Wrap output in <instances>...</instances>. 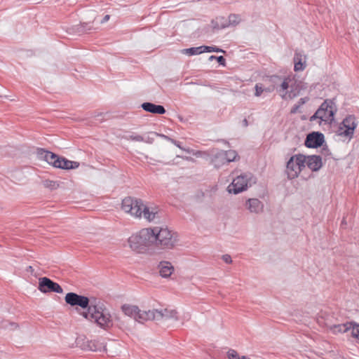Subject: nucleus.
Segmentation results:
<instances>
[{"mask_svg": "<svg viewBox=\"0 0 359 359\" xmlns=\"http://www.w3.org/2000/svg\"><path fill=\"white\" fill-rule=\"evenodd\" d=\"M79 315L104 330L108 331L114 327L113 316L103 304H93L90 311L79 312Z\"/></svg>", "mask_w": 359, "mask_h": 359, "instance_id": "obj_1", "label": "nucleus"}, {"mask_svg": "<svg viewBox=\"0 0 359 359\" xmlns=\"http://www.w3.org/2000/svg\"><path fill=\"white\" fill-rule=\"evenodd\" d=\"M65 301L67 304L74 307L79 314V312L90 311L93 305L88 297L73 292L66 294Z\"/></svg>", "mask_w": 359, "mask_h": 359, "instance_id": "obj_2", "label": "nucleus"}, {"mask_svg": "<svg viewBox=\"0 0 359 359\" xmlns=\"http://www.w3.org/2000/svg\"><path fill=\"white\" fill-rule=\"evenodd\" d=\"M157 247L162 249H171L177 242V233L170 230L168 227L156 226Z\"/></svg>", "mask_w": 359, "mask_h": 359, "instance_id": "obj_3", "label": "nucleus"}, {"mask_svg": "<svg viewBox=\"0 0 359 359\" xmlns=\"http://www.w3.org/2000/svg\"><path fill=\"white\" fill-rule=\"evenodd\" d=\"M306 156L303 154H296L292 156L287 162L286 172L289 180L297 178L300 172L305 168Z\"/></svg>", "mask_w": 359, "mask_h": 359, "instance_id": "obj_4", "label": "nucleus"}, {"mask_svg": "<svg viewBox=\"0 0 359 359\" xmlns=\"http://www.w3.org/2000/svg\"><path fill=\"white\" fill-rule=\"evenodd\" d=\"M357 126L358 121L355 116L354 115H348L339 125L336 133L338 136L351 140L353 137Z\"/></svg>", "mask_w": 359, "mask_h": 359, "instance_id": "obj_5", "label": "nucleus"}, {"mask_svg": "<svg viewBox=\"0 0 359 359\" xmlns=\"http://www.w3.org/2000/svg\"><path fill=\"white\" fill-rule=\"evenodd\" d=\"M121 311L126 316L133 318L134 320L141 323L154 318V315L150 312V310L148 311H142L135 305L125 304L121 306Z\"/></svg>", "mask_w": 359, "mask_h": 359, "instance_id": "obj_6", "label": "nucleus"}, {"mask_svg": "<svg viewBox=\"0 0 359 359\" xmlns=\"http://www.w3.org/2000/svg\"><path fill=\"white\" fill-rule=\"evenodd\" d=\"M144 205L142 199L128 196L123 199L121 208L125 212L130 213L133 217L140 219L142 207Z\"/></svg>", "mask_w": 359, "mask_h": 359, "instance_id": "obj_7", "label": "nucleus"}, {"mask_svg": "<svg viewBox=\"0 0 359 359\" xmlns=\"http://www.w3.org/2000/svg\"><path fill=\"white\" fill-rule=\"evenodd\" d=\"M251 174H241L234 178L228 186L227 191L229 194H238L245 191L248 187L249 180Z\"/></svg>", "mask_w": 359, "mask_h": 359, "instance_id": "obj_8", "label": "nucleus"}, {"mask_svg": "<svg viewBox=\"0 0 359 359\" xmlns=\"http://www.w3.org/2000/svg\"><path fill=\"white\" fill-rule=\"evenodd\" d=\"M38 289L42 293L56 292L62 293V287L57 283L47 277H42L39 279Z\"/></svg>", "mask_w": 359, "mask_h": 359, "instance_id": "obj_9", "label": "nucleus"}, {"mask_svg": "<svg viewBox=\"0 0 359 359\" xmlns=\"http://www.w3.org/2000/svg\"><path fill=\"white\" fill-rule=\"evenodd\" d=\"M141 239H142L144 248L149 247L152 245L157 246L156 238V227L154 229L147 228L143 229L139 232Z\"/></svg>", "mask_w": 359, "mask_h": 359, "instance_id": "obj_10", "label": "nucleus"}, {"mask_svg": "<svg viewBox=\"0 0 359 359\" xmlns=\"http://www.w3.org/2000/svg\"><path fill=\"white\" fill-rule=\"evenodd\" d=\"M325 142L324 135L320 132H312L307 135L304 144L308 148H318Z\"/></svg>", "mask_w": 359, "mask_h": 359, "instance_id": "obj_11", "label": "nucleus"}, {"mask_svg": "<svg viewBox=\"0 0 359 359\" xmlns=\"http://www.w3.org/2000/svg\"><path fill=\"white\" fill-rule=\"evenodd\" d=\"M77 343L80 344L82 349L86 351L99 352L107 351L105 344L97 340L83 339V342L80 344V340L79 339Z\"/></svg>", "mask_w": 359, "mask_h": 359, "instance_id": "obj_12", "label": "nucleus"}, {"mask_svg": "<svg viewBox=\"0 0 359 359\" xmlns=\"http://www.w3.org/2000/svg\"><path fill=\"white\" fill-rule=\"evenodd\" d=\"M150 312L154 315V318L151 320H168V319H174L175 320H178L177 318V312L175 310H168L167 309L161 311H158L157 309L150 310Z\"/></svg>", "mask_w": 359, "mask_h": 359, "instance_id": "obj_13", "label": "nucleus"}, {"mask_svg": "<svg viewBox=\"0 0 359 359\" xmlns=\"http://www.w3.org/2000/svg\"><path fill=\"white\" fill-rule=\"evenodd\" d=\"M79 166V163L77 161H69L65 157L57 156L54 160L53 167L63 170H71L77 168Z\"/></svg>", "mask_w": 359, "mask_h": 359, "instance_id": "obj_14", "label": "nucleus"}, {"mask_svg": "<svg viewBox=\"0 0 359 359\" xmlns=\"http://www.w3.org/2000/svg\"><path fill=\"white\" fill-rule=\"evenodd\" d=\"M142 217L149 222H154L156 219H160L159 211L156 207H148L144 205L141 210Z\"/></svg>", "mask_w": 359, "mask_h": 359, "instance_id": "obj_15", "label": "nucleus"}, {"mask_svg": "<svg viewBox=\"0 0 359 359\" xmlns=\"http://www.w3.org/2000/svg\"><path fill=\"white\" fill-rule=\"evenodd\" d=\"M306 157V163L313 172L318 171L322 168V158L320 156L311 155Z\"/></svg>", "mask_w": 359, "mask_h": 359, "instance_id": "obj_16", "label": "nucleus"}, {"mask_svg": "<svg viewBox=\"0 0 359 359\" xmlns=\"http://www.w3.org/2000/svg\"><path fill=\"white\" fill-rule=\"evenodd\" d=\"M36 155L39 159L44 160L48 164L53 166L54 165V160L57 158V156L56 154L42 148H38L36 149Z\"/></svg>", "mask_w": 359, "mask_h": 359, "instance_id": "obj_17", "label": "nucleus"}, {"mask_svg": "<svg viewBox=\"0 0 359 359\" xmlns=\"http://www.w3.org/2000/svg\"><path fill=\"white\" fill-rule=\"evenodd\" d=\"M141 107L144 111L155 114H164L166 111L163 105L155 104L149 102L142 103Z\"/></svg>", "mask_w": 359, "mask_h": 359, "instance_id": "obj_18", "label": "nucleus"}, {"mask_svg": "<svg viewBox=\"0 0 359 359\" xmlns=\"http://www.w3.org/2000/svg\"><path fill=\"white\" fill-rule=\"evenodd\" d=\"M245 207L250 212L257 214L262 211L264 205L257 198H250L246 201Z\"/></svg>", "mask_w": 359, "mask_h": 359, "instance_id": "obj_19", "label": "nucleus"}, {"mask_svg": "<svg viewBox=\"0 0 359 359\" xmlns=\"http://www.w3.org/2000/svg\"><path fill=\"white\" fill-rule=\"evenodd\" d=\"M128 243L133 250L142 251L145 250L144 245L141 239L140 233L133 235L128 238Z\"/></svg>", "mask_w": 359, "mask_h": 359, "instance_id": "obj_20", "label": "nucleus"}, {"mask_svg": "<svg viewBox=\"0 0 359 359\" xmlns=\"http://www.w3.org/2000/svg\"><path fill=\"white\" fill-rule=\"evenodd\" d=\"M290 88V90L286 91L283 95H281L283 100H292L294 98L299 95L300 91L302 89L301 84L297 83L291 84Z\"/></svg>", "mask_w": 359, "mask_h": 359, "instance_id": "obj_21", "label": "nucleus"}, {"mask_svg": "<svg viewBox=\"0 0 359 359\" xmlns=\"http://www.w3.org/2000/svg\"><path fill=\"white\" fill-rule=\"evenodd\" d=\"M210 26L213 32L224 29L227 27V19L222 16L216 17L212 20Z\"/></svg>", "mask_w": 359, "mask_h": 359, "instance_id": "obj_22", "label": "nucleus"}, {"mask_svg": "<svg viewBox=\"0 0 359 359\" xmlns=\"http://www.w3.org/2000/svg\"><path fill=\"white\" fill-rule=\"evenodd\" d=\"M351 323L346 322L343 324H334L327 325V328L330 332H332L334 334H337L339 333H345L350 330V325Z\"/></svg>", "mask_w": 359, "mask_h": 359, "instance_id": "obj_23", "label": "nucleus"}, {"mask_svg": "<svg viewBox=\"0 0 359 359\" xmlns=\"http://www.w3.org/2000/svg\"><path fill=\"white\" fill-rule=\"evenodd\" d=\"M212 163L214 167L216 168H219L222 165L225 164H228L226 162V158L224 155L223 150H220L217 151L212 158Z\"/></svg>", "mask_w": 359, "mask_h": 359, "instance_id": "obj_24", "label": "nucleus"}, {"mask_svg": "<svg viewBox=\"0 0 359 359\" xmlns=\"http://www.w3.org/2000/svg\"><path fill=\"white\" fill-rule=\"evenodd\" d=\"M174 268L170 263L163 262L160 263V275L163 278L169 277L173 272Z\"/></svg>", "mask_w": 359, "mask_h": 359, "instance_id": "obj_25", "label": "nucleus"}, {"mask_svg": "<svg viewBox=\"0 0 359 359\" xmlns=\"http://www.w3.org/2000/svg\"><path fill=\"white\" fill-rule=\"evenodd\" d=\"M331 103V100H325L320 106V107L315 112L316 115L318 116V119L321 121H325V114L327 111V107H329L328 104Z\"/></svg>", "mask_w": 359, "mask_h": 359, "instance_id": "obj_26", "label": "nucleus"}, {"mask_svg": "<svg viewBox=\"0 0 359 359\" xmlns=\"http://www.w3.org/2000/svg\"><path fill=\"white\" fill-rule=\"evenodd\" d=\"M328 106L329 107H327V111H326L325 114V117H327L325 118V122L332 121L337 111V107L334 100H331V103H329Z\"/></svg>", "mask_w": 359, "mask_h": 359, "instance_id": "obj_27", "label": "nucleus"}, {"mask_svg": "<svg viewBox=\"0 0 359 359\" xmlns=\"http://www.w3.org/2000/svg\"><path fill=\"white\" fill-rule=\"evenodd\" d=\"M294 70L295 72L303 71L306 67L305 62H302V55L301 53L296 52L294 53Z\"/></svg>", "mask_w": 359, "mask_h": 359, "instance_id": "obj_28", "label": "nucleus"}, {"mask_svg": "<svg viewBox=\"0 0 359 359\" xmlns=\"http://www.w3.org/2000/svg\"><path fill=\"white\" fill-rule=\"evenodd\" d=\"M18 325L14 322H10L6 320H2L0 321V328L9 330H15L18 328Z\"/></svg>", "mask_w": 359, "mask_h": 359, "instance_id": "obj_29", "label": "nucleus"}, {"mask_svg": "<svg viewBox=\"0 0 359 359\" xmlns=\"http://www.w3.org/2000/svg\"><path fill=\"white\" fill-rule=\"evenodd\" d=\"M182 53L189 55H199L203 53V46L185 48L182 50Z\"/></svg>", "mask_w": 359, "mask_h": 359, "instance_id": "obj_30", "label": "nucleus"}, {"mask_svg": "<svg viewBox=\"0 0 359 359\" xmlns=\"http://www.w3.org/2000/svg\"><path fill=\"white\" fill-rule=\"evenodd\" d=\"M241 21V18L238 14H230L227 19V27L236 26Z\"/></svg>", "mask_w": 359, "mask_h": 359, "instance_id": "obj_31", "label": "nucleus"}, {"mask_svg": "<svg viewBox=\"0 0 359 359\" xmlns=\"http://www.w3.org/2000/svg\"><path fill=\"white\" fill-rule=\"evenodd\" d=\"M350 325V330L351 331V336L359 341V324L351 321Z\"/></svg>", "mask_w": 359, "mask_h": 359, "instance_id": "obj_32", "label": "nucleus"}, {"mask_svg": "<svg viewBox=\"0 0 359 359\" xmlns=\"http://www.w3.org/2000/svg\"><path fill=\"white\" fill-rule=\"evenodd\" d=\"M224 155L226 158L227 163L234 161L238 156V154L234 150L223 151Z\"/></svg>", "mask_w": 359, "mask_h": 359, "instance_id": "obj_33", "label": "nucleus"}, {"mask_svg": "<svg viewBox=\"0 0 359 359\" xmlns=\"http://www.w3.org/2000/svg\"><path fill=\"white\" fill-rule=\"evenodd\" d=\"M44 187L50 190H55L58 188L59 184L56 181L46 180L43 182Z\"/></svg>", "mask_w": 359, "mask_h": 359, "instance_id": "obj_34", "label": "nucleus"}, {"mask_svg": "<svg viewBox=\"0 0 359 359\" xmlns=\"http://www.w3.org/2000/svg\"><path fill=\"white\" fill-rule=\"evenodd\" d=\"M203 53L208 52V53H225V51L217 46H203Z\"/></svg>", "mask_w": 359, "mask_h": 359, "instance_id": "obj_35", "label": "nucleus"}, {"mask_svg": "<svg viewBox=\"0 0 359 359\" xmlns=\"http://www.w3.org/2000/svg\"><path fill=\"white\" fill-rule=\"evenodd\" d=\"M93 29V26L90 23H83L79 25V27L77 28V30L81 32H86L88 31H90Z\"/></svg>", "mask_w": 359, "mask_h": 359, "instance_id": "obj_36", "label": "nucleus"}, {"mask_svg": "<svg viewBox=\"0 0 359 359\" xmlns=\"http://www.w3.org/2000/svg\"><path fill=\"white\" fill-rule=\"evenodd\" d=\"M150 134L153 135H155L156 137H162V138H163V139L170 142L173 144H176L177 140H174V139H172V138H171V137H168V136H167L165 135L160 134V133H158L156 132H151Z\"/></svg>", "mask_w": 359, "mask_h": 359, "instance_id": "obj_37", "label": "nucleus"}, {"mask_svg": "<svg viewBox=\"0 0 359 359\" xmlns=\"http://www.w3.org/2000/svg\"><path fill=\"white\" fill-rule=\"evenodd\" d=\"M127 140L135 142H142L143 136L137 134H132L128 137H127Z\"/></svg>", "mask_w": 359, "mask_h": 359, "instance_id": "obj_38", "label": "nucleus"}, {"mask_svg": "<svg viewBox=\"0 0 359 359\" xmlns=\"http://www.w3.org/2000/svg\"><path fill=\"white\" fill-rule=\"evenodd\" d=\"M290 81L291 79L290 78H285V79L280 84V88L283 90H286L290 88V85L289 84V82Z\"/></svg>", "mask_w": 359, "mask_h": 359, "instance_id": "obj_39", "label": "nucleus"}, {"mask_svg": "<svg viewBox=\"0 0 359 359\" xmlns=\"http://www.w3.org/2000/svg\"><path fill=\"white\" fill-rule=\"evenodd\" d=\"M255 95L257 97H259L262 93L264 91V88H262V85L259 83H257L255 86Z\"/></svg>", "mask_w": 359, "mask_h": 359, "instance_id": "obj_40", "label": "nucleus"}, {"mask_svg": "<svg viewBox=\"0 0 359 359\" xmlns=\"http://www.w3.org/2000/svg\"><path fill=\"white\" fill-rule=\"evenodd\" d=\"M227 355L229 359H240L238 353L233 349H230L227 352Z\"/></svg>", "mask_w": 359, "mask_h": 359, "instance_id": "obj_41", "label": "nucleus"}, {"mask_svg": "<svg viewBox=\"0 0 359 359\" xmlns=\"http://www.w3.org/2000/svg\"><path fill=\"white\" fill-rule=\"evenodd\" d=\"M151 132L149 133V135L147 136H143V141L148 144H152L154 141V137H153V135L150 134Z\"/></svg>", "mask_w": 359, "mask_h": 359, "instance_id": "obj_42", "label": "nucleus"}, {"mask_svg": "<svg viewBox=\"0 0 359 359\" xmlns=\"http://www.w3.org/2000/svg\"><path fill=\"white\" fill-rule=\"evenodd\" d=\"M222 259L226 264H231L232 262V259L229 255H222Z\"/></svg>", "mask_w": 359, "mask_h": 359, "instance_id": "obj_43", "label": "nucleus"}, {"mask_svg": "<svg viewBox=\"0 0 359 359\" xmlns=\"http://www.w3.org/2000/svg\"><path fill=\"white\" fill-rule=\"evenodd\" d=\"M218 63L222 66H225L226 65V60H225V58L223 57V56H218L217 60H216Z\"/></svg>", "mask_w": 359, "mask_h": 359, "instance_id": "obj_44", "label": "nucleus"}, {"mask_svg": "<svg viewBox=\"0 0 359 359\" xmlns=\"http://www.w3.org/2000/svg\"><path fill=\"white\" fill-rule=\"evenodd\" d=\"M299 107H300V104H294V105L291 108L290 113H291V114H296L297 112H298Z\"/></svg>", "mask_w": 359, "mask_h": 359, "instance_id": "obj_45", "label": "nucleus"}, {"mask_svg": "<svg viewBox=\"0 0 359 359\" xmlns=\"http://www.w3.org/2000/svg\"><path fill=\"white\" fill-rule=\"evenodd\" d=\"M175 146H177V147L178 148H180V149H182V150H183V151H187V152H188V153H190L189 149H184V147H182L181 146V143H180L179 141H177V142H176V144H175Z\"/></svg>", "mask_w": 359, "mask_h": 359, "instance_id": "obj_46", "label": "nucleus"}, {"mask_svg": "<svg viewBox=\"0 0 359 359\" xmlns=\"http://www.w3.org/2000/svg\"><path fill=\"white\" fill-rule=\"evenodd\" d=\"M308 100L307 97L300 98L297 102L298 104H300V107L306 103Z\"/></svg>", "mask_w": 359, "mask_h": 359, "instance_id": "obj_47", "label": "nucleus"}, {"mask_svg": "<svg viewBox=\"0 0 359 359\" xmlns=\"http://www.w3.org/2000/svg\"><path fill=\"white\" fill-rule=\"evenodd\" d=\"M109 18H110V15H106L103 18L102 20L100 21V23L103 24L106 22H107L109 20Z\"/></svg>", "mask_w": 359, "mask_h": 359, "instance_id": "obj_48", "label": "nucleus"}, {"mask_svg": "<svg viewBox=\"0 0 359 359\" xmlns=\"http://www.w3.org/2000/svg\"><path fill=\"white\" fill-rule=\"evenodd\" d=\"M242 125L243 127H248V121L247 118H244L242 121Z\"/></svg>", "mask_w": 359, "mask_h": 359, "instance_id": "obj_49", "label": "nucleus"}, {"mask_svg": "<svg viewBox=\"0 0 359 359\" xmlns=\"http://www.w3.org/2000/svg\"><path fill=\"white\" fill-rule=\"evenodd\" d=\"M316 119H318V116L316 115V113L313 116H311L310 121H314Z\"/></svg>", "mask_w": 359, "mask_h": 359, "instance_id": "obj_50", "label": "nucleus"}, {"mask_svg": "<svg viewBox=\"0 0 359 359\" xmlns=\"http://www.w3.org/2000/svg\"><path fill=\"white\" fill-rule=\"evenodd\" d=\"M276 79H280V78L279 76H275V75L272 76L271 77V80L273 81H275V80H276Z\"/></svg>", "mask_w": 359, "mask_h": 359, "instance_id": "obj_51", "label": "nucleus"}, {"mask_svg": "<svg viewBox=\"0 0 359 359\" xmlns=\"http://www.w3.org/2000/svg\"><path fill=\"white\" fill-rule=\"evenodd\" d=\"M113 318H114V321H120V318H119V316H117V315H114V316H113Z\"/></svg>", "mask_w": 359, "mask_h": 359, "instance_id": "obj_52", "label": "nucleus"}, {"mask_svg": "<svg viewBox=\"0 0 359 359\" xmlns=\"http://www.w3.org/2000/svg\"><path fill=\"white\" fill-rule=\"evenodd\" d=\"M217 57H218V56L211 55V56H210V57H209V60H210V61H212V60H217Z\"/></svg>", "mask_w": 359, "mask_h": 359, "instance_id": "obj_53", "label": "nucleus"}, {"mask_svg": "<svg viewBox=\"0 0 359 359\" xmlns=\"http://www.w3.org/2000/svg\"><path fill=\"white\" fill-rule=\"evenodd\" d=\"M33 271H34V269H33L32 266H29L28 267V269H27V271H31V272H32Z\"/></svg>", "mask_w": 359, "mask_h": 359, "instance_id": "obj_54", "label": "nucleus"}, {"mask_svg": "<svg viewBox=\"0 0 359 359\" xmlns=\"http://www.w3.org/2000/svg\"><path fill=\"white\" fill-rule=\"evenodd\" d=\"M264 91L266 92H271V90L269 88H264Z\"/></svg>", "mask_w": 359, "mask_h": 359, "instance_id": "obj_55", "label": "nucleus"}, {"mask_svg": "<svg viewBox=\"0 0 359 359\" xmlns=\"http://www.w3.org/2000/svg\"><path fill=\"white\" fill-rule=\"evenodd\" d=\"M241 359H250L246 356H242V358Z\"/></svg>", "mask_w": 359, "mask_h": 359, "instance_id": "obj_56", "label": "nucleus"}, {"mask_svg": "<svg viewBox=\"0 0 359 359\" xmlns=\"http://www.w3.org/2000/svg\"><path fill=\"white\" fill-rule=\"evenodd\" d=\"M102 115V114H97V116H101Z\"/></svg>", "mask_w": 359, "mask_h": 359, "instance_id": "obj_57", "label": "nucleus"}, {"mask_svg": "<svg viewBox=\"0 0 359 359\" xmlns=\"http://www.w3.org/2000/svg\"><path fill=\"white\" fill-rule=\"evenodd\" d=\"M3 96L0 95V97H2Z\"/></svg>", "mask_w": 359, "mask_h": 359, "instance_id": "obj_58", "label": "nucleus"}]
</instances>
